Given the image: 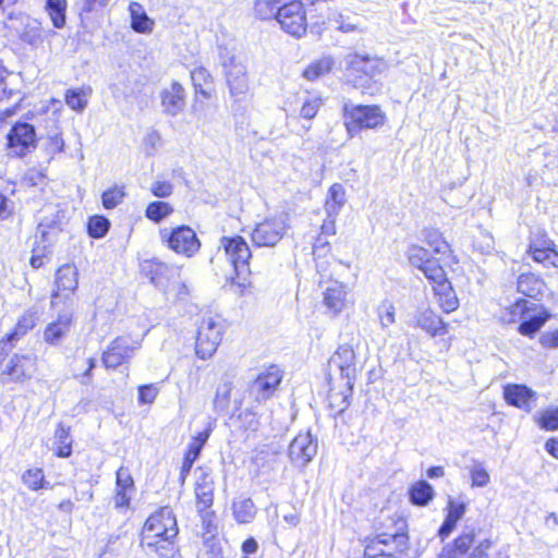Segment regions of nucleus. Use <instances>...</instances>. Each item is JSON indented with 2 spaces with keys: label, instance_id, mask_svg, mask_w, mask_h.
<instances>
[{
  "label": "nucleus",
  "instance_id": "f257e3e1",
  "mask_svg": "<svg viewBox=\"0 0 558 558\" xmlns=\"http://www.w3.org/2000/svg\"><path fill=\"white\" fill-rule=\"evenodd\" d=\"M179 532L177 518L169 507L155 511L145 522L142 532V545L156 550L167 548Z\"/></svg>",
  "mask_w": 558,
  "mask_h": 558
},
{
  "label": "nucleus",
  "instance_id": "f03ea898",
  "mask_svg": "<svg viewBox=\"0 0 558 558\" xmlns=\"http://www.w3.org/2000/svg\"><path fill=\"white\" fill-rule=\"evenodd\" d=\"M342 116L348 134L352 137L362 130L381 128L386 121V113L377 105H355L345 100L342 106Z\"/></svg>",
  "mask_w": 558,
  "mask_h": 558
},
{
  "label": "nucleus",
  "instance_id": "7ed1b4c3",
  "mask_svg": "<svg viewBox=\"0 0 558 558\" xmlns=\"http://www.w3.org/2000/svg\"><path fill=\"white\" fill-rule=\"evenodd\" d=\"M219 58L230 96L242 100L250 90L246 64L240 54L226 48L220 50Z\"/></svg>",
  "mask_w": 558,
  "mask_h": 558
},
{
  "label": "nucleus",
  "instance_id": "20e7f679",
  "mask_svg": "<svg viewBox=\"0 0 558 558\" xmlns=\"http://www.w3.org/2000/svg\"><path fill=\"white\" fill-rule=\"evenodd\" d=\"M159 235L161 242L177 254L192 257L199 251L201 241L195 231L189 226L162 228L159 231Z\"/></svg>",
  "mask_w": 558,
  "mask_h": 558
},
{
  "label": "nucleus",
  "instance_id": "39448f33",
  "mask_svg": "<svg viewBox=\"0 0 558 558\" xmlns=\"http://www.w3.org/2000/svg\"><path fill=\"white\" fill-rule=\"evenodd\" d=\"M223 324L219 317L202 318L196 337V354L206 360L210 357L221 342Z\"/></svg>",
  "mask_w": 558,
  "mask_h": 558
},
{
  "label": "nucleus",
  "instance_id": "423d86ee",
  "mask_svg": "<svg viewBox=\"0 0 558 558\" xmlns=\"http://www.w3.org/2000/svg\"><path fill=\"white\" fill-rule=\"evenodd\" d=\"M287 219L283 216L266 218L256 223L251 239L258 247H274L283 238L287 231Z\"/></svg>",
  "mask_w": 558,
  "mask_h": 558
},
{
  "label": "nucleus",
  "instance_id": "0eeeda50",
  "mask_svg": "<svg viewBox=\"0 0 558 558\" xmlns=\"http://www.w3.org/2000/svg\"><path fill=\"white\" fill-rule=\"evenodd\" d=\"M9 154L16 157H24L35 149L37 136L35 128L26 122L15 123L8 133Z\"/></svg>",
  "mask_w": 558,
  "mask_h": 558
},
{
  "label": "nucleus",
  "instance_id": "6e6552de",
  "mask_svg": "<svg viewBox=\"0 0 558 558\" xmlns=\"http://www.w3.org/2000/svg\"><path fill=\"white\" fill-rule=\"evenodd\" d=\"M219 250L225 252V255L232 264L238 275L250 271L248 260L252 256V253L247 243L242 236H222L220 239Z\"/></svg>",
  "mask_w": 558,
  "mask_h": 558
},
{
  "label": "nucleus",
  "instance_id": "1a4fd4ad",
  "mask_svg": "<svg viewBox=\"0 0 558 558\" xmlns=\"http://www.w3.org/2000/svg\"><path fill=\"white\" fill-rule=\"evenodd\" d=\"M282 380V372L277 365H271L262 371L250 384V396L260 402L272 397Z\"/></svg>",
  "mask_w": 558,
  "mask_h": 558
},
{
  "label": "nucleus",
  "instance_id": "9d476101",
  "mask_svg": "<svg viewBox=\"0 0 558 558\" xmlns=\"http://www.w3.org/2000/svg\"><path fill=\"white\" fill-rule=\"evenodd\" d=\"M140 348V342L128 336L116 338L102 354V363L107 368H117L129 360Z\"/></svg>",
  "mask_w": 558,
  "mask_h": 558
},
{
  "label": "nucleus",
  "instance_id": "9b49d317",
  "mask_svg": "<svg viewBox=\"0 0 558 558\" xmlns=\"http://www.w3.org/2000/svg\"><path fill=\"white\" fill-rule=\"evenodd\" d=\"M64 218L65 211L58 204L45 205L40 210L36 236H40L44 242H51Z\"/></svg>",
  "mask_w": 558,
  "mask_h": 558
},
{
  "label": "nucleus",
  "instance_id": "f8f14e48",
  "mask_svg": "<svg viewBox=\"0 0 558 558\" xmlns=\"http://www.w3.org/2000/svg\"><path fill=\"white\" fill-rule=\"evenodd\" d=\"M350 289L349 287L338 280H331L326 283L323 292V304L332 315L342 313L349 304Z\"/></svg>",
  "mask_w": 558,
  "mask_h": 558
},
{
  "label": "nucleus",
  "instance_id": "ddd939ff",
  "mask_svg": "<svg viewBox=\"0 0 558 558\" xmlns=\"http://www.w3.org/2000/svg\"><path fill=\"white\" fill-rule=\"evenodd\" d=\"M317 447L310 432L300 433L289 446V457L294 464L304 466L316 456Z\"/></svg>",
  "mask_w": 558,
  "mask_h": 558
},
{
  "label": "nucleus",
  "instance_id": "4468645a",
  "mask_svg": "<svg viewBox=\"0 0 558 558\" xmlns=\"http://www.w3.org/2000/svg\"><path fill=\"white\" fill-rule=\"evenodd\" d=\"M36 372V357L33 354H15L5 365L2 375L12 381L29 379Z\"/></svg>",
  "mask_w": 558,
  "mask_h": 558
},
{
  "label": "nucleus",
  "instance_id": "2eb2a0df",
  "mask_svg": "<svg viewBox=\"0 0 558 558\" xmlns=\"http://www.w3.org/2000/svg\"><path fill=\"white\" fill-rule=\"evenodd\" d=\"M73 324V311L65 308L44 330V340L50 345H59L68 336Z\"/></svg>",
  "mask_w": 558,
  "mask_h": 558
},
{
  "label": "nucleus",
  "instance_id": "dca6fc26",
  "mask_svg": "<svg viewBox=\"0 0 558 558\" xmlns=\"http://www.w3.org/2000/svg\"><path fill=\"white\" fill-rule=\"evenodd\" d=\"M506 402L525 412H530L535 403L536 393L525 385L509 384L504 388Z\"/></svg>",
  "mask_w": 558,
  "mask_h": 558
},
{
  "label": "nucleus",
  "instance_id": "f3484780",
  "mask_svg": "<svg viewBox=\"0 0 558 558\" xmlns=\"http://www.w3.org/2000/svg\"><path fill=\"white\" fill-rule=\"evenodd\" d=\"M548 318V313L542 306L531 303L530 308L520 322L518 331L522 336L533 338L545 325Z\"/></svg>",
  "mask_w": 558,
  "mask_h": 558
},
{
  "label": "nucleus",
  "instance_id": "a211bd4d",
  "mask_svg": "<svg viewBox=\"0 0 558 558\" xmlns=\"http://www.w3.org/2000/svg\"><path fill=\"white\" fill-rule=\"evenodd\" d=\"M160 98L163 112L171 117L178 116L185 107V90L177 82L165 88Z\"/></svg>",
  "mask_w": 558,
  "mask_h": 558
},
{
  "label": "nucleus",
  "instance_id": "6ab92c4d",
  "mask_svg": "<svg viewBox=\"0 0 558 558\" xmlns=\"http://www.w3.org/2000/svg\"><path fill=\"white\" fill-rule=\"evenodd\" d=\"M330 364L339 368L342 377L348 379V384L352 387L351 380L355 378V352L350 345H340L330 359Z\"/></svg>",
  "mask_w": 558,
  "mask_h": 558
},
{
  "label": "nucleus",
  "instance_id": "aec40b11",
  "mask_svg": "<svg viewBox=\"0 0 558 558\" xmlns=\"http://www.w3.org/2000/svg\"><path fill=\"white\" fill-rule=\"evenodd\" d=\"M77 269L75 266L65 264L61 266L56 274V287L57 291L52 294V305L56 304V300L64 292V296L72 294L77 288Z\"/></svg>",
  "mask_w": 558,
  "mask_h": 558
},
{
  "label": "nucleus",
  "instance_id": "412c9836",
  "mask_svg": "<svg viewBox=\"0 0 558 558\" xmlns=\"http://www.w3.org/2000/svg\"><path fill=\"white\" fill-rule=\"evenodd\" d=\"M196 506L199 512L211 507L214 501V480L207 473H202L195 484Z\"/></svg>",
  "mask_w": 558,
  "mask_h": 558
},
{
  "label": "nucleus",
  "instance_id": "4be33fe9",
  "mask_svg": "<svg viewBox=\"0 0 558 558\" xmlns=\"http://www.w3.org/2000/svg\"><path fill=\"white\" fill-rule=\"evenodd\" d=\"M364 56L359 53H349L344 58V76L345 80L354 87L364 86L363 65Z\"/></svg>",
  "mask_w": 558,
  "mask_h": 558
},
{
  "label": "nucleus",
  "instance_id": "5701e85b",
  "mask_svg": "<svg viewBox=\"0 0 558 558\" xmlns=\"http://www.w3.org/2000/svg\"><path fill=\"white\" fill-rule=\"evenodd\" d=\"M416 326L425 330L432 337L447 332L446 324L429 308L423 310L417 314Z\"/></svg>",
  "mask_w": 558,
  "mask_h": 558
},
{
  "label": "nucleus",
  "instance_id": "b1692460",
  "mask_svg": "<svg viewBox=\"0 0 558 558\" xmlns=\"http://www.w3.org/2000/svg\"><path fill=\"white\" fill-rule=\"evenodd\" d=\"M144 270L149 277L150 282L160 289L166 288L170 276L173 274L172 268L158 259L146 260Z\"/></svg>",
  "mask_w": 558,
  "mask_h": 558
},
{
  "label": "nucleus",
  "instance_id": "393cba45",
  "mask_svg": "<svg viewBox=\"0 0 558 558\" xmlns=\"http://www.w3.org/2000/svg\"><path fill=\"white\" fill-rule=\"evenodd\" d=\"M131 16V27L134 32L141 34L151 33L154 21L147 15L144 7L138 2H131L129 5Z\"/></svg>",
  "mask_w": 558,
  "mask_h": 558
},
{
  "label": "nucleus",
  "instance_id": "a878e982",
  "mask_svg": "<svg viewBox=\"0 0 558 558\" xmlns=\"http://www.w3.org/2000/svg\"><path fill=\"white\" fill-rule=\"evenodd\" d=\"M518 291L529 298L535 299L545 289V282L534 274H522L517 282Z\"/></svg>",
  "mask_w": 558,
  "mask_h": 558
},
{
  "label": "nucleus",
  "instance_id": "bb28decb",
  "mask_svg": "<svg viewBox=\"0 0 558 558\" xmlns=\"http://www.w3.org/2000/svg\"><path fill=\"white\" fill-rule=\"evenodd\" d=\"M191 80L195 92L209 98L213 92V77L204 66H196L191 71Z\"/></svg>",
  "mask_w": 558,
  "mask_h": 558
},
{
  "label": "nucleus",
  "instance_id": "cd10ccee",
  "mask_svg": "<svg viewBox=\"0 0 558 558\" xmlns=\"http://www.w3.org/2000/svg\"><path fill=\"white\" fill-rule=\"evenodd\" d=\"M90 95V87L71 88L66 90L64 101L72 110L82 112L87 107Z\"/></svg>",
  "mask_w": 558,
  "mask_h": 558
},
{
  "label": "nucleus",
  "instance_id": "c85d7f7f",
  "mask_svg": "<svg viewBox=\"0 0 558 558\" xmlns=\"http://www.w3.org/2000/svg\"><path fill=\"white\" fill-rule=\"evenodd\" d=\"M433 289L444 312L451 313L458 308L459 301L449 281Z\"/></svg>",
  "mask_w": 558,
  "mask_h": 558
},
{
  "label": "nucleus",
  "instance_id": "c756f323",
  "mask_svg": "<svg viewBox=\"0 0 558 558\" xmlns=\"http://www.w3.org/2000/svg\"><path fill=\"white\" fill-rule=\"evenodd\" d=\"M36 320L37 313L35 311L29 310L25 312L17 320L14 330L7 336L3 345H5L7 342L12 344L13 341L17 340L20 337L24 336L28 330L33 329L34 326L36 325Z\"/></svg>",
  "mask_w": 558,
  "mask_h": 558
},
{
  "label": "nucleus",
  "instance_id": "7c9ffc66",
  "mask_svg": "<svg viewBox=\"0 0 558 558\" xmlns=\"http://www.w3.org/2000/svg\"><path fill=\"white\" fill-rule=\"evenodd\" d=\"M344 203V187L339 183L332 184L328 191V197L325 204V208L329 217L337 216Z\"/></svg>",
  "mask_w": 558,
  "mask_h": 558
},
{
  "label": "nucleus",
  "instance_id": "2f4dec72",
  "mask_svg": "<svg viewBox=\"0 0 558 558\" xmlns=\"http://www.w3.org/2000/svg\"><path fill=\"white\" fill-rule=\"evenodd\" d=\"M410 500L416 506H426L434 497V488L426 481H418L410 488Z\"/></svg>",
  "mask_w": 558,
  "mask_h": 558
},
{
  "label": "nucleus",
  "instance_id": "473e14b6",
  "mask_svg": "<svg viewBox=\"0 0 558 558\" xmlns=\"http://www.w3.org/2000/svg\"><path fill=\"white\" fill-rule=\"evenodd\" d=\"M255 514L256 508L251 498H243L233 502V515L239 523H250Z\"/></svg>",
  "mask_w": 558,
  "mask_h": 558
},
{
  "label": "nucleus",
  "instance_id": "72a5a7b5",
  "mask_svg": "<svg viewBox=\"0 0 558 558\" xmlns=\"http://www.w3.org/2000/svg\"><path fill=\"white\" fill-rule=\"evenodd\" d=\"M333 66V60L330 57H323L313 61L304 71L303 76L308 81H315L329 73Z\"/></svg>",
  "mask_w": 558,
  "mask_h": 558
},
{
  "label": "nucleus",
  "instance_id": "f704fd0d",
  "mask_svg": "<svg viewBox=\"0 0 558 558\" xmlns=\"http://www.w3.org/2000/svg\"><path fill=\"white\" fill-rule=\"evenodd\" d=\"M232 384L230 381H223L218 385L215 399L214 408L218 413H227L231 403Z\"/></svg>",
  "mask_w": 558,
  "mask_h": 558
},
{
  "label": "nucleus",
  "instance_id": "c9c22d12",
  "mask_svg": "<svg viewBox=\"0 0 558 558\" xmlns=\"http://www.w3.org/2000/svg\"><path fill=\"white\" fill-rule=\"evenodd\" d=\"M56 453L60 458H68L72 453V440L69 429L62 425L54 433Z\"/></svg>",
  "mask_w": 558,
  "mask_h": 558
},
{
  "label": "nucleus",
  "instance_id": "e433bc0d",
  "mask_svg": "<svg viewBox=\"0 0 558 558\" xmlns=\"http://www.w3.org/2000/svg\"><path fill=\"white\" fill-rule=\"evenodd\" d=\"M66 0H47L48 12L54 27L62 28L65 24Z\"/></svg>",
  "mask_w": 558,
  "mask_h": 558
},
{
  "label": "nucleus",
  "instance_id": "4c0bfd02",
  "mask_svg": "<svg viewBox=\"0 0 558 558\" xmlns=\"http://www.w3.org/2000/svg\"><path fill=\"white\" fill-rule=\"evenodd\" d=\"M532 302L526 300H518L512 305L506 308L501 316V320L505 324H512L521 322Z\"/></svg>",
  "mask_w": 558,
  "mask_h": 558
},
{
  "label": "nucleus",
  "instance_id": "58836bf2",
  "mask_svg": "<svg viewBox=\"0 0 558 558\" xmlns=\"http://www.w3.org/2000/svg\"><path fill=\"white\" fill-rule=\"evenodd\" d=\"M281 0H256L254 3V14L259 20L276 19Z\"/></svg>",
  "mask_w": 558,
  "mask_h": 558
},
{
  "label": "nucleus",
  "instance_id": "ea45409f",
  "mask_svg": "<svg viewBox=\"0 0 558 558\" xmlns=\"http://www.w3.org/2000/svg\"><path fill=\"white\" fill-rule=\"evenodd\" d=\"M173 213L172 206L167 202L155 201L147 205L146 217L158 223Z\"/></svg>",
  "mask_w": 558,
  "mask_h": 558
},
{
  "label": "nucleus",
  "instance_id": "a19ab883",
  "mask_svg": "<svg viewBox=\"0 0 558 558\" xmlns=\"http://www.w3.org/2000/svg\"><path fill=\"white\" fill-rule=\"evenodd\" d=\"M421 271L424 276L434 284V287H438L442 283L448 282L449 280L446 277V272L442 267L439 265L436 258H432L422 269Z\"/></svg>",
  "mask_w": 558,
  "mask_h": 558
},
{
  "label": "nucleus",
  "instance_id": "79ce46f5",
  "mask_svg": "<svg viewBox=\"0 0 558 558\" xmlns=\"http://www.w3.org/2000/svg\"><path fill=\"white\" fill-rule=\"evenodd\" d=\"M424 241L433 248L435 254L445 255L450 252L449 244L445 241L441 233L436 229L424 231Z\"/></svg>",
  "mask_w": 558,
  "mask_h": 558
},
{
  "label": "nucleus",
  "instance_id": "37998d69",
  "mask_svg": "<svg viewBox=\"0 0 558 558\" xmlns=\"http://www.w3.org/2000/svg\"><path fill=\"white\" fill-rule=\"evenodd\" d=\"M407 257L409 263L420 270L432 259L429 252L420 245L409 246Z\"/></svg>",
  "mask_w": 558,
  "mask_h": 558
},
{
  "label": "nucleus",
  "instance_id": "c03bdc74",
  "mask_svg": "<svg viewBox=\"0 0 558 558\" xmlns=\"http://www.w3.org/2000/svg\"><path fill=\"white\" fill-rule=\"evenodd\" d=\"M322 105H323V99L320 96L306 95L302 99V107L300 110V116L304 119L312 120L316 117Z\"/></svg>",
  "mask_w": 558,
  "mask_h": 558
},
{
  "label": "nucleus",
  "instance_id": "a18cd8bd",
  "mask_svg": "<svg viewBox=\"0 0 558 558\" xmlns=\"http://www.w3.org/2000/svg\"><path fill=\"white\" fill-rule=\"evenodd\" d=\"M125 197V192L123 186L114 185L113 187L108 189L101 195L102 205L106 209H113L119 204L122 203Z\"/></svg>",
  "mask_w": 558,
  "mask_h": 558
},
{
  "label": "nucleus",
  "instance_id": "49530a36",
  "mask_svg": "<svg viewBox=\"0 0 558 558\" xmlns=\"http://www.w3.org/2000/svg\"><path fill=\"white\" fill-rule=\"evenodd\" d=\"M379 324L386 329L396 322V307L392 302L384 300L377 307Z\"/></svg>",
  "mask_w": 558,
  "mask_h": 558
},
{
  "label": "nucleus",
  "instance_id": "de8ad7c7",
  "mask_svg": "<svg viewBox=\"0 0 558 558\" xmlns=\"http://www.w3.org/2000/svg\"><path fill=\"white\" fill-rule=\"evenodd\" d=\"M475 539V529L465 527V530L454 539L452 548L463 557L471 549Z\"/></svg>",
  "mask_w": 558,
  "mask_h": 558
},
{
  "label": "nucleus",
  "instance_id": "09e8293b",
  "mask_svg": "<svg viewBox=\"0 0 558 558\" xmlns=\"http://www.w3.org/2000/svg\"><path fill=\"white\" fill-rule=\"evenodd\" d=\"M363 76L364 85L369 78H373L376 74L383 72L386 69V62L379 58H371L364 56Z\"/></svg>",
  "mask_w": 558,
  "mask_h": 558
},
{
  "label": "nucleus",
  "instance_id": "8fccbe9b",
  "mask_svg": "<svg viewBox=\"0 0 558 558\" xmlns=\"http://www.w3.org/2000/svg\"><path fill=\"white\" fill-rule=\"evenodd\" d=\"M536 252H533L531 257L534 262L542 264L544 267H554L558 268V252L555 247L542 251L539 248H535Z\"/></svg>",
  "mask_w": 558,
  "mask_h": 558
},
{
  "label": "nucleus",
  "instance_id": "3c124183",
  "mask_svg": "<svg viewBox=\"0 0 558 558\" xmlns=\"http://www.w3.org/2000/svg\"><path fill=\"white\" fill-rule=\"evenodd\" d=\"M22 480L24 484L32 490H38L46 487L45 476L41 469H29L27 470Z\"/></svg>",
  "mask_w": 558,
  "mask_h": 558
},
{
  "label": "nucleus",
  "instance_id": "603ef678",
  "mask_svg": "<svg viewBox=\"0 0 558 558\" xmlns=\"http://www.w3.org/2000/svg\"><path fill=\"white\" fill-rule=\"evenodd\" d=\"M110 222L107 218L95 216L88 221V233L92 238L100 239L109 230Z\"/></svg>",
  "mask_w": 558,
  "mask_h": 558
},
{
  "label": "nucleus",
  "instance_id": "864d4df0",
  "mask_svg": "<svg viewBox=\"0 0 558 558\" xmlns=\"http://www.w3.org/2000/svg\"><path fill=\"white\" fill-rule=\"evenodd\" d=\"M538 424L547 430L558 429V408H549L539 414Z\"/></svg>",
  "mask_w": 558,
  "mask_h": 558
},
{
  "label": "nucleus",
  "instance_id": "5fc2aeb1",
  "mask_svg": "<svg viewBox=\"0 0 558 558\" xmlns=\"http://www.w3.org/2000/svg\"><path fill=\"white\" fill-rule=\"evenodd\" d=\"M64 149V141L60 133H53L49 135L45 143V150L50 158H53L54 155L63 151Z\"/></svg>",
  "mask_w": 558,
  "mask_h": 558
},
{
  "label": "nucleus",
  "instance_id": "6e6d98bb",
  "mask_svg": "<svg viewBox=\"0 0 558 558\" xmlns=\"http://www.w3.org/2000/svg\"><path fill=\"white\" fill-rule=\"evenodd\" d=\"M238 421L240 423V426L244 430L255 432L259 427V420H258L256 413H254L251 410H245V411L241 412L238 416Z\"/></svg>",
  "mask_w": 558,
  "mask_h": 558
},
{
  "label": "nucleus",
  "instance_id": "4d7b16f0",
  "mask_svg": "<svg viewBox=\"0 0 558 558\" xmlns=\"http://www.w3.org/2000/svg\"><path fill=\"white\" fill-rule=\"evenodd\" d=\"M555 243L553 240H550L545 233H537L533 238H531L527 253L532 254L533 252H536L535 248H539L542 251H546L549 248L555 247Z\"/></svg>",
  "mask_w": 558,
  "mask_h": 558
},
{
  "label": "nucleus",
  "instance_id": "13d9d810",
  "mask_svg": "<svg viewBox=\"0 0 558 558\" xmlns=\"http://www.w3.org/2000/svg\"><path fill=\"white\" fill-rule=\"evenodd\" d=\"M211 433V428L208 427L207 429L198 433L196 436H194L189 444L187 451L192 452L194 457H198L204 445L207 442L209 435Z\"/></svg>",
  "mask_w": 558,
  "mask_h": 558
},
{
  "label": "nucleus",
  "instance_id": "bf43d9fd",
  "mask_svg": "<svg viewBox=\"0 0 558 558\" xmlns=\"http://www.w3.org/2000/svg\"><path fill=\"white\" fill-rule=\"evenodd\" d=\"M473 487H484L489 483L490 476L482 464H476L471 470Z\"/></svg>",
  "mask_w": 558,
  "mask_h": 558
},
{
  "label": "nucleus",
  "instance_id": "052dcab7",
  "mask_svg": "<svg viewBox=\"0 0 558 558\" xmlns=\"http://www.w3.org/2000/svg\"><path fill=\"white\" fill-rule=\"evenodd\" d=\"M447 510L448 513L446 518L457 523L465 513L466 505L464 501H457L449 498Z\"/></svg>",
  "mask_w": 558,
  "mask_h": 558
},
{
  "label": "nucleus",
  "instance_id": "680f3d73",
  "mask_svg": "<svg viewBox=\"0 0 558 558\" xmlns=\"http://www.w3.org/2000/svg\"><path fill=\"white\" fill-rule=\"evenodd\" d=\"M117 489L133 492L134 482L130 471L125 468H120L116 473Z\"/></svg>",
  "mask_w": 558,
  "mask_h": 558
},
{
  "label": "nucleus",
  "instance_id": "e2e57ef3",
  "mask_svg": "<svg viewBox=\"0 0 558 558\" xmlns=\"http://www.w3.org/2000/svg\"><path fill=\"white\" fill-rule=\"evenodd\" d=\"M159 392L157 385L149 384L138 387V402L143 404H150L156 399Z\"/></svg>",
  "mask_w": 558,
  "mask_h": 558
},
{
  "label": "nucleus",
  "instance_id": "0e129e2a",
  "mask_svg": "<svg viewBox=\"0 0 558 558\" xmlns=\"http://www.w3.org/2000/svg\"><path fill=\"white\" fill-rule=\"evenodd\" d=\"M150 192L159 198L168 197L173 192V185L169 181H156L150 186Z\"/></svg>",
  "mask_w": 558,
  "mask_h": 558
},
{
  "label": "nucleus",
  "instance_id": "69168bd1",
  "mask_svg": "<svg viewBox=\"0 0 558 558\" xmlns=\"http://www.w3.org/2000/svg\"><path fill=\"white\" fill-rule=\"evenodd\" d=\"M111 0H76V7L81 13H89L98 8L106 7Z\"/></svg>",
  "mask_w": 558,
  "mask_h": 558
},
{
  "label": "nucleus",
  "instance_id": "338daca9",
  "mask_svg": "<svg viewBox=\"0 0 558 558\" xmlns=\"http://www.w3.org/2000/svg\"><path fill=\"white\" fill-rule=\"evenodd\" d=\"M493 543L489 539L481 541L470 553L469 558H486Z\"/></svg>",
  "mask_w": 558,
  "mask_h": 558
},
{
  "label": "nucleus",
  "instance_id": "774afa93",
  "mask_svg": "<svg viewBox=\"0 0 558 558\" xmlns=\"http://www.w3.org/2000/svg\"><path fill=\"white\" fill-rule=\"evenodd\" d=\"M132 493L133 492H130V490L117 489L114 498H113L116 508H118V509L128 508L130 505Z\"/></svg>",
  "mask_w": 558,
  "mask_h": 558
}]
</instances>
